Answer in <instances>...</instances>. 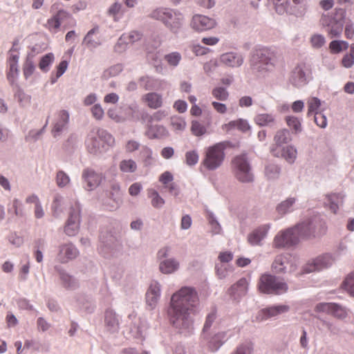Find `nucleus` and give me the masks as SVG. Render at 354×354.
Wrapping results in <instances>:
<instances>
[{
	"instance_id": "f257e3e1",
	"label": "nucleus",
	"mask_w": 354,
	"mask_h": 354,
	"mask_svg": "<svg viewBox=\"0 0 354 354\" xmlns=\"http://www.w3.org/2000/svg\"><path fill=\"white\" fill-rule=\"evenodd\" d=\"M198 304V294L191 287H183L171 296L167 314L171 324L180 333L192 330L194 321L191 314Z\"/></svg>"
},
{
	"instance_id": "f03ea898",
	"label": "nucleus",
	"mask_w": 354,
	"mask_h": 354,
	"mask_svg": "<svg viewBox=\"0 0 354 354\" xmlns=\"http://www.w3.org/2000/svg\"><path fill=\"white\" fill-rule=\"evenodd\" d=\"M280 59L277 50L262 47L254 50L250 58V70L257 78H265L274 71Z\"/></svg>"
},
{
	"instance_id": "7ed1b4c3",
	"label": "nucleus",
	"mask_w": 354,
	"mask_h": 354,
	"mask_svg": "<svg viewBox=\"0 0 354 354\" xmlns=\"http://www.w3.org/2000/svg\"><path fill=\"white\" fill-rule=\"evenodd\" d=\"M114 145V137L106 130L99 127L92 129L85 139L86 149L93 156H99L106 152Z\"/></svg>"
},
{
	"instance_id": "20e7f679",
	"label": "nucleus",
	"mask_w": 354,
	"mask_h": 354,
	"mask_svg": "<svg viewBox=\"0 0 354 354\" xmlns=\"http://www.w3.org/2000/svg\"><path fill=\"white\" fill-rule=\"evenodd\" d=\"M149 17L160 21L173 33H178L183 23V16L180 12L167 8L153 10Z\"/></svg>"
},
{
	"instance_id": "39448f33",
	"label": "nucleus",
	"mask_w": 354,
	"mask_h": 354,
	"mask_svg": "<svg viewBox=\"0 0 354 354\" xmlns=\"http://www.w3.org/2000/svg\"><path fill=\"white\" fill-rule=\"evenodd\" d=\"M297 229L301 239H312L324 235L327 227L322 216L315 214L297 224Z\"/></svg>"
},
{
	"instance_id": "423d86ee",
	"label": "nucleus",
	"mask_w": 354,
	"mask_h": 354,
	"mask_svg": "<svg viewBox=\"0 0 354 354\" xmlns=\"http://www.w3.org/2000/svg\"><path fill=\"white\" fill-rule=\"evenodd\" d=\"M230 146V142L223 141L216 143L205 149L201 165L209 171L219 168L225 159V150Z\"/></svg>"
},
{
	"instance_id": "0eeeda50",
	"label": "nucleus",
	"mask_w": 354,
	"mask_h": 354,
	"mask_svg": "<svg viewBox=\"0 0 354 354\" xmlns=\"http://www.w3.org/2000/svg\"><path fill=\"white\" fill-rule=\"evenodd\" d=\"M231 171L239 182L247 183L254 180L250 161L245 153L237 155L232 159Z\"/></svg>"
},
{
	"instance_id": "6e6552de",
	"label": "nucleus",
	"mask_w": 354,
	"mask_h": 354,
	"mask_svg": "<svg viewBox=\"0 0 354 354\" xmlns=\"http://www.w3.org/2000/svg\"><path fill=\"white\" fill-rule=\"evenodd\" d=\"M227 331H212L201 333L199 337V346L202 352L205 351L215 353L225 343L228 339Z\"/></svg>"
},
{
	"instance_id": "1a4fd4ad",
	"label": "nucleus",
	"mask_w": 354,
	"mask_h": 354,
	"mask_svg": "<svg viewBox=\"0 0 354 354\" xmlns=\"http://www.w3.org/2000/svg\"><path fill=\"white\" fill-rule=\"evenodd\" d=\"M259 290L264 294L281 295L288 290V284L270 274H263L258 283Z\"/></svg>"
},
{
	"instance_id": "9d476101",
	"label": "nucleus",
	"mask_w": 354,
	"mask_h": 354,
	"mask_svg": "<svg viewBox=\"0 0 354 354\" xmlns=\"http://www.w3.org/2000/svg\"><path fill=\"white\" fill-rule=\"evenodd\" d=\"M301 239L297 232V225L292 227L281 230L277 233L273 240V247L275 248H290L299 243Z\"/></svg>"
},
{
	"instance_id": "9b49d317",
	"label": "nucleus",
	"mask_w": 354,
	"mask_h": 354,
	"mask_svg": "<svg viewBox=\"0 0 354 354\" xmlns=\"http://www.w3.org/2000/svg\"><path fill=\"white\" fill-rule=\"evenodd\" d=\"M272 270L276 274L293 273L297 266L290 254L277 255L271 266Z\"/></svg>"
},
{
	"instance_id": "f8f14e48",
	"label": "nucleus",
	"mask_w": 354,
	"mask_h": 354,
	"mask_svg": "<svg viewBox=\"0 0 354 354\" xmlns=\"http://www.w3.org/2000/svg\"><path fill=\"white\" fill-rule=\"evenodd\" d=\"M81 207L79 203H75L69 210L68 218L64 227L65 233L70 236L76 235L80 230Z\"/></svg>"
},
{
	"instance_id": "ddd939ff",
	"label": "nucleus",
	"mask_w": 354,
	"mask_h": 354,
	"mask_svg": "<svg viewBox=\"0 0 354 354\" xmlns=\"http://www.w3.org/2000/svg\"><path fill=\"white\" fill-rule=\"evenodd\" d=\"M310 75V69L307 65L298 64L291 72L290 82L295 87H301L308 82Z\"/></svg>"
},
{
	"instance_id": "4468645a",
	"label": "nucleus",
	"mask_w": 354,
	"mask_h": 354,
	"mask_svg": "<svg viewBox=\"0 0 354 354\" xmlns=\"http://www.w3.org/2000/svg\"><path fill=\"white\" fill-rule=\"evenodd\" d=\"M315 310L333 315L339 319H344L348 315L346 308L336 303H319L315 306Z\"/></svg>"
},
{
	"instance_id": "2eb2a0df",
	"label": "nucleus",
	"mask_w": 354,
	"mask_h": 354,
	"mask_svg": "<svg viewBox=\"0 0 354 354\" xmlns=\"http://www.w3.org/2000/svg\"><path fill=\"white\" fill-rule=\"evenodd\" d=\"M337 10L335 16L330 19L327 25L326 31L330 38L339 37L343 31L344 11L343 9Z\"/></svg>"
},
{
	"instance_id": "dca6fc26",
	"label": "nucleus",
	"mask_w": 354,
	"mask_h": 354,
	"mask_svg": "<svg viewBox=\"0 0 354 354\" xmlns=\"http://www.w3.org/2000/svg\"><path fill=\"white\" fill-rule=\"evenodd\" d=\"M249 285V280L242 277L229 288L227 293L233 301L239 302L247 295Z\"/></svg>"
},
{
	"instance_id": "f3484780",
	"label": "nucleus",
	"mask_w": 354,
	"mask_h": 354,
	"mask_svg": "<svg viewBox=\"0 0 354 354\" xmlns=\"http://www.w3.org/2000/svg\"><path fill=\"white\" fill-rule=\"evenodd\" d=\"M79 254L77 248L72 243H64L59 246L57 260L62 263H66L75 259Z\"/></svg>"
},
{
	"instance_id": "a211bd4d",
	"label": "nucleus",
	"mask_w": 354,
	"mask_h": 354,
	"mask_svg": "<svg viewBox=\"0 0 354 354\" xmlns=\"http://www.w3.org/2000/svg\"><path fill=\"white\" fill-rule=\"evenodd\" d=\"M82 178L86 183L85 189L88 191L93 190L97 187L103 178L101 174L97 173L91 168H86L83 170Z\"/></svg>"
},
{
	"instance_id": "6ab92c4d",
	"label": "nucleus",
	"mask_w": 354,
	"mask_h": 354,
	"mask_svg": "<svg viewBox=\"0 0 354 354\" xmlns=\"http://www.w3.org/2000/svg\"><path fill=\"white\" fill-rule=\"evenodd\" d=\"M161 286L156 281L151 283L146 292V304L147 308L150 310L155 309L160 297Z\"/></svg>"
},
{
	"instance_id": "aec40b11",
	"label": "nucleus",
	"mask_w": 354,
	"mask_h": 354,
	"mask_svg": "<svg viewBox=\"0 0 354 354\" xmlns=\"http://www.w3.org/2000/svg\"><path fill=\"white\" fill-rule=\"evenodd\" d=\"M216 26L214 19L202 15H195L191 21V27L197 32H203Z\"/></svg>"
},
{
	"instance_id": "412c9836",
	"label": "nucleus",
	"mask_w": 354,
	"mask_h": 354,
	"mask_svg": "<svg viewBox=\"0 0 354 354\" xmlns=\"http://www.w3.org/2000/svg\"><path fill=\"white\" fill-rule=\"evenodd\" d=\"M99 250L104 256L116 248L118 244V240L109 232H102L100 235Z\"/></svg>"
},
{
	"instance_id": "4be33fe9",
	"label": "nucleus",
	"mask_w": 354,
	"mask_h": 354,
	"mask_svg": "<svg viewBox=\"0 0 354 354\" xmlns=\"http://www.w3.org/2000/svg\"><path fill=\"white\" fill-rule=\"evenodd\" d=\"M270 227V223L263 224L257 227L248 234V243L251 245H261L262 241L267 237Z\"/></svg>"
},
{
	"instance_id": "5701e85b",
	"label": "nucleus",
	"mask_w": 354,
	"mask_h": 354,
	"mask_svg": "<svg viewBox=\"0 0 354 354\" xmlns=\"http://www.w3.org/2000/svg\"><path fill=\"white\" fill-rule=\"evenodd\" d=\"M70 115L66 110H61L57 113V118L53 123L52 134L54 138L59 136L68 127Z\"/></svg>"
},
{
	"instance_id": "b1692460",
	"label": "nucleus",
	"mask_w": 354,
	"mask_h": 354,
	"mask_svg": "<svg viewBox=\"0 0 354 354\" xmlns=\"http://www.w3.org/2000/svg\"><path fill=\"white\" fill-rule=\"evenodd\" d=\"M289 309L290 307L287 305H276L270 306L259 311L256 319L259 322H262L280 314L286 313Z\"/></svg>"
},
{
	"instance_id": "393cba45",
	"label": "nucleus",
	"mask_w": 354,
	"mask_h": 354,
	"mask_svg": "<svg viewBox=\"0 0 354 354\" xmlns=\"http://www.w3.org/2000/svg\"><path fill=\"white\" fill-rule=\"evenodd\" d=\"M62 287L67 290H75L79 287L78 280L60 266H55Z\"/></svg>"
},
{
	"instance_id": "a878e982",
	"label": "nucleus",
	"mask_w": 354,
	"mask_h": 354,
	"mask_svg": "<svg viewBox=\"0 0 354 354\" xmlns=\"http://www.w3.org/2000/svg\"><path fill=\"white\" fill-rule=\"evenodd\" d=\"M142 34L135 30L122 35L114 47L115 51L117 53L123 52L126 49L128 44H133L140 40Z\"/></svg>"
},
{
	"instance_id": "bb28decb",
	"label": "nucleus",
	"mask_w": 354,
	"mask_h": 354,
	"mask_svg": "<svg viewBox=\"0 0 354 354\" xmlns=\"http://www.w3.org/2000/svg\"><path fill=\"white\" fill-rule=\"evenodd\" d=\"M333 260L330 254H324L316 258L311 264L307 265L304 270L309 273L327 268L332 265Z\"/></svg>"
},
{
	"instance_id": "cd10ccee",
	"label": "nucleus",
	"mask_w": 354,
	"mask_h": 354,
	"mask_svg": "<svg viewBox=\"0 0 354 354\" xmlns=\"http://www.w3.org/2000/svg\"><path fill=\"white\" fill-rule=\"evenodd\" d=\"M344 194L339 193H330L325 196L324 205L334 214H336L340 207L343 205Z\"/></svg>"
},
{
	"instance_id": "c85d7f7f",
	"label": "nucleus",
	"mask_w": 354,
	"mask_h": 354,
	"mask_svg": "<svg viewBox=\"0 0 354 354\" xmlns=\"http://www.w3.org/2000/svg\"><path fill=\"white\" fill-rule=\"evenodd\" d=\"M270 152L274 156H281L290 163H293L297 157V149L291 145L283 147L281 149H278L276 146H272L270 148Z\"/></svg>"
},
{
	"instance_id": "c756f323",
	"label": "nucleus",
	"mask_w": 354,
	"mask_h": 354,
	"mask_svg": "<svg viewBox=\"0 0 354 354\" xmlns=\"http://www.w3.org/2000/svg\"><path fill=\"white\" fill-rule=\"evenodd\" d=\"M220 62L228 67H239L243 64L244 57L239 53L228 52L221 55Z\"/></svg>"
},
{
	"instance_id": "7c9ffc66",
	"label": "nucleus",
	"mask_w": 354,
	"mask_h": 354,
	"mask_svg": "<svg viewBox=\"0 0 354 354\" xmlns=\"http://www.w3.org/2000/svg\"><path fill=\"white\" fill-rule=\"evenodd\" d=\"M19 56L18 54H10L8 59L9 70L7 74L8 81L11 84H14L19 75Z\"/></svg>"
},
{
	"instance_id": "2f4dec72",
	"label": "nucleus",
	"mask_w": 354,
	"mask_h": 354,
	"mask_svg": "<svg viewBox=\"0 0 354 354\" xmlns=\"http://www.w3.org/2000/svg\"><path fill=\"white\" fill-rule=\"evenodd\" d=\"M180 268L179 261L175 258L165 259L160 261L159 270L165 274H170L176 272Z\"/></svg>"
},
{
	"instance_id": "473e14b6",
	"label": "nucleus",
	"mask_w": 354,
	"mask_h": 354,
	"mask_svg": "<svg viewBox=\"0 0 354 354\" xmlns=\"http://www.w3.org/2000/svg\"><path fill=\"white\" fill-rule=\"evenodd\" d=\"M140 86H142L145 90H159L165 84L162 80H159L150 77H141L139 79Z\"/></svg>"
},
{
	"instance_id": "72a5a7b5",
	"label": "nucleus",
	"mask_w": 354,
	"mask_h": 354,
	"mask_svg": "<svg viewBox=\"0 0 354 354\" xmlns=\"http://www.w3.org/2000/svg\"><path fill=\"white\" fill-rule=\"evenodd\" d=\"M8 213L17 218H24L26 215L22 203L18 198H14L10 203L8 205Z\"/></svg>"
},
{
	"instance_id": "f704fd0d",
	"label": "nucleus",
	"mask_w": 354,
	"mask_h": 354,
	"mask_svg": "<svg viewBox=\"0 0 354 354\" xmlns=\"http://www.w3.org/2000/svg\"><path fill=\"white\" fill-rule=\"evenodd\" d=\"M142 100L151 109H156L162 105V95L158 93H148L142 96Z\"/></svg>"
},
{
	"instance_id": "c9c22d12",
	"label": "nucleus",
	"mask_w": 354,
	"mask_h": 354,
	"mask_svg": "<svg viewBox=\"0 0 354 354\" xmlns=\"http://www.w3.org/2000/svg\"><path fill=\"white\" fill-rule=\"evenodd\" d=\"M105 326L109 331L114 333L119 328V320L116 313L112 310H107L104 317Z\"/></svg>"
},
{
	"instance_id": "e433bc0d",
	"label": "nucleus",
	"mask_w": 354,
	"mask_h": 354,
	"mask_svg": "<svg viewBox=\"0 0 354 354\" xmlns=\"http://www.w3.org/2000/svg\"><path fill=\"white\" fill-rule=\"evenodd\" d=\"M296 201L297 198L295 197H289L278 204L276 211L281 216L290 213L293 211V205Z\"/></svg>"
},
{
	"instance_id": "4c0bfd02",
	"label": "nucleus",
	"mask_w": 354,
	"mask_h": 354,
	"mask_svg": "<svg viewBox=\"0 0 354 354\" xmlns=\"http://www.w3.org/2000/svg\"><path fill=\"white\" fill-rule=\"evenodd\" d=\"M291 140L292 137L290 132L286 129L279 130L274 137V141L277 148L283 144L288 143Z\"/></svg>"
},
{
	"instance_id": "58836bf2",
	"label": "nucleus",
	"mask_w": 354,
	"mask_h": 354,
	"mask_svg": "<svg viewBox=\"0 0 354 354\" xmlns=\"http://www.w3.org/2000/svg\"><path fill=\"white\" fill-rule=\"evenodd\" d=\"M286 122L287 125L292 130V132L295 134L301 133L303 130L301 125V120L294 115L286 116Z\"/></svg>"
},
{
	"instance_id": "ea45409f",
	"label": "nucleus",
	"mask_w": 354,
	"mask_h": 354,
	"mask_svg": "<svg viewBox=\"0 0 354 354\" xmlns=\"http://www.w3.org/2000/svg\"><path fill=\"white\" fill-rule=\"evenodd\" d=\"M225 127L228 131L232 129L236 128L243 132H246L250 129L248 121L244 119H239L237 120L231 121L228 124H225Z\"/></svg>"
},
{
	"instance_id": "a19ab883",
	"label": "nucleus",
	"mask_w": 354,
	"mask_h": 354,
	"mask_svg": "<svg viewBox=\"0 0 354 354\" xmlns=\"http://www.w3.org/2000/svg\"><path fill=\"white\" fill-rule=\"evenodd\" d=\"M275 121L274 116L270 113L258 114L254 118V122L259 126H268Z\"/></svg>"
},
{
	"instance_id": "79ce46f5",
	"label": "nucleus",
	"mask_w": 354,
	"mask_h": 354,
	"mask_svg": "<svg viewBox=\"0 0 354 354\" xmlns=\"http://www.w3.org/2000/svg\"><path fill=\"white\" fill-rule=\"evenodd\" d=\"M98 27L95 26L90 30L84 37L83 44H86L88 48H95L100 45V42L93 39V35L98 32Z\"/></svg>"
},
{
	"instance_id": "37998d69",
	"label": "nucleus",
	"mask_w": 354,
	"mask_h": 354,
	"mask_svg": "<svg viewBox=\"0 0 354 354\" xmlns=\"http://www.w3.org/2000/svg\"><path fill=\"white\" fill-rule=\"evenodd\" d=\"M153 152L151 148L147 146H142L140 151V158H141L144 165L149 167L153 163Z\"/></svg>"
},
{
	"instance_id": "c03bdc74",
	"label": "nucleus",
	"mask_w": 354,
	"mask_h": 354,
	"mask_svg": "<svg viewBox=\"0 0 354 354\" xmlns=\"http://www.w3.org/2000/svg\"><path fill=\"white\" fill-rule=\"evenodd\" d=\"M55 57L53 53H49L44 55L39 63V69L47 73L50 70V66L53 63Z\"/></svg>"
},
{
	"instance_id": "a18cd8bd",
	"label": "nucleus",
	"mask_w": 354,
	"mask_h": 354,
	"mask_svg": "<svg viewBox=\"0 0 354 354\" xmlns=\"http://www.w3.org/2000/svg\"><path fill=\"white\" fill-rule=\"evenodd\" d=\"M287 10H305L307 6L306 0H286Z\"/></svg>"
},
{
	"instance_id": "49530a36",
	"label": "nucleus",
	"mask_w": 354,
	"mask_h": 354,
	"mask_svg": "<svg viewBox=\"0 0 354 354\" xmlns=\"http://www.w3.org/2000/svg\"><path fill=\"white\" fill-rule=\"evenodd\" d=\"M216 319L217 314L214 310L209 313L205 317V323L203 324L201 333L212 331L211 328L212 327L213 324L216 322Z\"/></svg>"
},
{
	"instance_id": "de8ad7c7",
	"label": "nucleus",
	"mask_w": 354,
	"mask_h": 354,
	"mask_svg": "<svg viewBox=\"0 0 354 354\" xmlns=\"http://www.w3.org/2000/svg\"><path fill=\"white\" fill-rule=\"evenodd\" d=\"M164 59L169 66L176 68L181 61L182 56L178 52H172L165 55Z\"/></svg>"
},
{
	"instance_id": "09e8293b",
	"label": "nucleus",
	"mask_w": 354,
	"mask_h": 354,
	"mask_svg": "<svg viewBox=\"0 0 354 354\" xmlns=\"http://www.w3.org/2000/svg\"><path fill=\"white\" fill-rule=\"evenodd\" d=\"M280 167L275 164H268L265 168V174L269 179H276L279 176Z\"/></svg>"
},
{
	"instance_id": "8fccbe9b",
	"label": "nucleus",
	"mask_w": 354,
	"mask_h": 354,
	"mask_svg": "<svg viewBox=\"0 0 354 354\" xmlns=\"http://www.w3.org/2000/svg\"><path fill=\"white\" fill-rule=\"evenodd\" d=\"M123 70V66L121 64H117L110 66L103 72V77L109 79L118 75Z\"/></svg>"
},
{
	"instance_id": "3c124183",
	"label": "nucleus",
	"mask_w": 354,
	"mask_h": 354,
	"mask_svg": "<svg viewBox=\"0 0 354 354\" xmlns=\"http://www.w3.org/2000/svg\"><path fill=\"white\" fill-rule=\"evenodd\" d=\"M120 169L125 173H133L137 169V165L131 159L123 160L120 163Z\"/></svg>"
},
{
	"instance_id": "603ef678",
	"label": "nucleus",
	"mask_w": 354,
	"mask_h": 354,
	"mask_svg": "<svg viewBox=\"0 0 354 354\" xmlns=\"http://www.w3.org/2000/svg\"><path fill=\"white\" fill-rule=\"evenodd\" d=\"M35 71V65L33 61L30 58L27 57L23 65L24 77L26 80L28 79L34 73Z\"/></svg>"
},
{
	"instance_id": "864d4df0",
	"label": "nucleus",
	"mask_w": 354,
	"mask_h": 354,
	"mask_svg": "<svg viewBox=\"0 0 354 354\" xmlns=\"http://www.w3.org/2000/svg\"><path fill=\"white\" fill-rule=\"evenodd\" d=\"M212 95L216 100L225 101L228 99L229 93L227 89L222 86H218L212 89Z\"/></svg>"
},
{
	"instance_id": "5fc2aeb1",
	"label": "nucleus",
	"mask_w": 354,
	"mask_h": 354,
	"mask_svg": "<svg viewBox=\"0 0 354 354\" xmlns=\"http://www.w3.org/2000/svg\"><path fill=\"white\" fill-rule=\"evenodd\" d=\"M46 125H47V122L46 123L44 127L41 129H39V130L32 129V130L29 131L25 137L26 141L30 142H35L37 140H38L40 138V137L41 136V135L43 134L44 129Z\"/></svg>"
},
{
	"instance_id": "6e6d98bb",
	"label": "nucleus",
	"mask_w": 354,
	"mask_h": 354,
	"mask_svg": "<svg viewBox=\"0 0 354 354\" xmlns=\"http://www.w3.org/2000/svg\"><path fill=\"white\" fill-rule=\"evenodd\" d=\"M151 198V205L157 209L161 208L165 204V200L159 195L157 191L152 190L149 194Z\"/></svg>"
},
{
	"instance_id": "4d7b16f0",
	"label": "nucleus",
	"mask_w": 354,
	"mask_h": 354,
	"mask_svg": "<svg viewBox=\"0 0 354 354\" xmlns=\"http://www.w3.org/2000/svg\"><path fill=\"white\" fill-rule=\"evenodd\" d=\"M343 286L345 290L354 297V271L351 272L345 279Z\"/></svg>"
},
{
	"instance_id": "13d9d810",
	"label": "nucleus",
	"mask_w": 354,
	"mask_h": 354,
	"mask_svg": "<svg viewBox=\"0 0 354 354\" xmlns=\"http://www.w3.org/2000/svg\"><path fill=\"white\" fill-rule=\"evenodd\" d=\"M69 176L62 170L57 171L56 175V183L59 187H64L70 183Z\"/></svg>"
},
{
	"instance_id": "bf43d9fd",
	"label": "nucleus",
	"mask_w": 354,
	"mask_h": 354,
	"mask_svg": "<svg viewBox=\"0 0 354 354\" xmlns=\"http://www.w3.org/2000/svg\"><path fill=\"white\" fill-rule=\"evenodd\" d=\"M310 41L313 48H320L324 45L326 39L322 35L315 34L311 36Z\"/></svg>"
},
{
	"instance_id": "052dcab7",
	"label": "nucleus",
	"mask_w": 354,
	"mask_h": 354,
	"mask_svg": "<svg viewBox=\"0 0 354 354\" xmlns=\"http://www.w3.org/2000/svg\"><path fill=\"white\" fill-rule=\"evenodd\" d=\"M15 97L17 99L19 103L23 105L28 104L30 102V95L26 94L22 89L17 88L15 94Z\"/></svg>"
},
{
	"instance_id": "680f3d73",
	"label": "nucleus",
	"mask_w": 354,
	"mask_h": 354,
	"mask_svg": "<svg viewBox=\"0 0 354 354\" xmlns=\"http://www.w3.org/2000/svg\"><path fill=\"white\" fill-rule=\"evenodd\" d=\"M198 153L196 150L189 151L185 153V162L189 166L195 165L198 162Z\"/></svg>"
},
{
	"instance_id": "e2e57ef3",
	"label": "nucleus",
	"mask_w": 354,
	"mask_h": 354,
	"mask_svg": "<svg viewBox=\"0 0 354 354\" xmlns=\"http://www.w3.org/2000/svg\"><path fill=\"white\" fill-rule=\"evenodd\" d=\"M253 347L250 343H243L240 344L236 350L231 354H252Z\"/></svg>"
},
{
	"instance_id": "0e129e2a",
	"label": "nucleus",
	"mask_w": 354,
	"mask_h": 354,
	"mask_svg": "<svg viewBox=\"0 0 354 354\" xmlns=\"http://www.w3.org/2000/svg\"><path fill=\"white\" fill-rule=\"evenodd\" d=\"M321 106V101L317 97H312L308 102V115L309 116L312 113H315L317 112V109Z\"/></svg>"
},
{
	"instance_id": "69168bd1",
	"label": "nucleus",
	"mask_w": 354,
	"mask_h": 354,
	"mask_svg": "<svg viewBox=\"0 0 354 354\" xmlns=\"http://www.w3.org/2000/svg\"><path fill=\"white\" fill-rule=\"evenodd\" d=\"M191 130L192 133L196 136H201L205 133V127L197 121H193Z\"/></svg>"
},
{
	"instance_id": "338daca9",
	"label": "nucleus",
	"mask_w": 354,
	"mask_h": 354,
	"mask_svg": "<svg viewBox=\"0 0 354 354\" xmlns=\"http://www.w3.org/2000/svg\"><path fill=\"white\" fill-rule=\"evenodd\" d=\"M314 120L316 124L324 129L327 126V118L326 116L321 112H316L314 115Z\"/></svg>"
},
{
	"instance_id": "774afa93",
	"label": "nucleus",
	"mask_w": 354,
	"mask_h": 354,
	"mask_svg": "<svg viewBox=\"0 0 354 354\" xmlns=\"http://www.w3.org/2000/svg\"><path fill=\"white\" fill-rule=\"evenodd\" d=\"M171 125L175 131H183L186 127L185 121L181 118H173Z\"/></svg>"
}]
</instances>
